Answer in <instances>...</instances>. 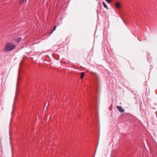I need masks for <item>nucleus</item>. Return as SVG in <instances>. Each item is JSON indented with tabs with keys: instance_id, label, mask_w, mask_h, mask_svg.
<instances>
[{
	"instance_id": "2",
	"label": "nucleus",
	"mask_w": 157,
	"mask_h": 157,
	"mask_svg": "<svg viewBox=\"0 0 157 157\" xmlns=\"http://www.w3.org/2000/svg\"><path fill=\"white\" fill-rule=\"evenodd\" d=\"M116 108L120 113H122L124 112V110L121 106H117Z\"/></svg>"
},
{
	"instance_id": "13",
	"label": "nucleus",
	"mask_w": 157,
	"mask_h": 157,
	"mask_svg": "<svg viewBox=\"0 0 157 157\" xmlns=\"http://www.w3.org/2000/svg\"><path fill=\"white\" fill-rule=\"evenodd\" d=\"M24 0H23V2H24Z\"/></svg>"
},
{
	"instance_id": "9",
	"label": "nucleus",
	"mask_w": 157,
	"mask_h": 157,
	"mask_svg": "<svg viewBox=\"0 0 157 157\" xmlns=\"http://www.w3.org/2000/svg\"><path fill=\"white\" fill-rule=\"evenodd\" d=\"M128 115V113H124L122 114V117H124L125 116H127Z\"/></svg>"
},
{
	"instance_id": "10",
	"label": "nucleus",
	"mask_w": 157,
	"mask_h": 157,
	"mask_svg": "<svg viewBox=\"0 0 157 157\" xmlns=\"http://www.w3.org/2000/svg\"><path fill=\"white\" fill-rule=\"evenodd\" d=\"M56 26L55 25V26H54V28H53V30H52V31H51V32L50 33H52V32H53V31H54L55 29H56Z\"/></svg>"
},
{
	"instance_id": "8",
	"label": "nucleus",
	"mask_w": 157,
	"mask_h": 157,
	"mask_svg": "<svg viewBox=\"0 0 157 157\" xmlns=\"http://www.w3.org/2000/svg\"><path fill=\"white\" fill-rule=\"evenodd\" d=\"M85 74V73L84 72H82L81 73V77H80V78L81 79H82L83 77L84 76V75Z\"/></svg>"
},
{
	"instance_id": "3",
	"label": "nucleus",
	"mask_w": 157,
	"mask_h": 157,
	"mask_svg": "<svg viewBox=\"0 0 157 157\" xmlns=\"http://www.w3.org/2000/svg\"><path fill=\"white\" fill-rule=\"evenodd\" d=\"M16 47V45L10 43V51L14 49Z\"/></svg>"
},
{
	"instance_id": "7",
	"label": "nucleus",
	"mask_w": 157,
	"mask_h": 157,
	"mask_svg": "<svg viewBox=\"0 0 157 157\" xmlns=\"http://www.w3.org/2000/svg\"><path fill=\"white\" fill-rule=\"evenodd\" d=\"M102 3H103V6L107 10H108V7H107V6L106 5V4H105V3L104 2H102Z\"/></svg>"
},
{
	"instance_id": "1",
	"label": "nucleus",
	"mask_w": 157,
	"mask_h": 157,
	"mask_svg": "<svg viewBox=\"0 0 157 157\" xmlns=\"http://www.w3.org/2000/svg\"><path fill=\"white\" fill-rule=\"evenodd\" d=\"M3 51L5 52L10 51V43L6 44L3 48Z\"/></svg>"
},
{
	"instance_id": "12",
	"label": "nucleus",
	"mask_w": 157,
	"mask_h": 157,
	"mask_svg": "<svg viewBox=\"0 0 157 157\" xmlns=\"http://www.w3.org/2000/svg\"><path fill=\"white\" fill-rule=\"evenodd\" d=\"M11 150H12V155L13 156V149L12 146L11 147ZM12 157H13V156Z\"/></svg>"
},
{
	"instance_id": "11",
	"label": "nucleus",
	"mask_w": 157,
	"mask_h": 157,
	"mask_svg": "<svg viewBox=\"0 0 157 157\" xmlns=\"http://www.w3.org/2000/svg\"><path fill=\"white\" fill-rule=\"evenodd\" d=\"M105 1L108 3H109L112 0H105Z\"/></svg>"
},
{
	"instance_id": "5",
	"label": "nucleus",
	"mask_w": 157,
	"mask_h": 157,
	"mask_svg": "<svg viewBox=\"0 0 157 157\" xmlns=\"http://www.w3.org/2000/svg\"><path fill=\"white\" fill-rule=\"evenodd\" d=\"M20 79V77L19 76H18V79L17 81V89L18 87V86L19 85V80Z\"/></svg>"
},
{
	"instance_id": "4",
	"label": "nucleus",
	"mask_w": 157,
	"mask_h": 157,
	"mask_svg": "<svg viewBox=\"0 0 157 157\" xmlns=\"http://www.w3.org/2000/svg\"><path fill=\"white\" fill-rule=\"evenodd\" d=\"M22 38L21 37H19L15 39V41L17 43H18L22 40Z\"/></svg>"
},
{
	"instance_id": "6",
	"label": "nucleus",
	"mask_w": 157,
	"mask_h": 157,
	"mask_svg": "<svg viewBox=\"0 0 157 157\" xmlns=\"http://www.w3.org/2000/svg\"><path fill=\"white\" fill-rule=\"evenodd\" d=\"M120 4L119 2H117L116 4V6L118 9H119L120 8Z\"/></svg>"
}]
</instances>
